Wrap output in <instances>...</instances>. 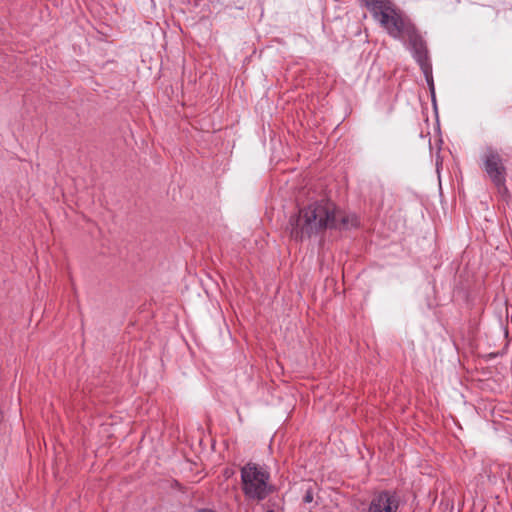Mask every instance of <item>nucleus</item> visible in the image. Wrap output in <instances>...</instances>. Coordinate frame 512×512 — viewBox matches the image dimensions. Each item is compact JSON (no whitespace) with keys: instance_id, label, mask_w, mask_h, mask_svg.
Listing matches in <instances>:
<instances>
[{"instance_id":"2","label":"nucleus","mask_w":512,"mask_h":512,"mask_svg":"<svg viewBox=\"0 0 512 512\" xmlns=\"http://www.w3.org/2000/svg\"><path fill=\"white\" fill-rule=\"evenodd\" d=\"M375 21L393 38L401 39L414 26L411 20L390 0H362Z\"/></svg>"},{"instance_id":"11","label":"nucleus","mask_w":512,"mask_h":512,"mask_svg":"<svg viewBox=\"0 0 512 512\" xmlns=\"http://www.w3.org/2000/svg\"><path fill=\"white\" fill-rule=\"evenodd\" d=\"M266 512H273V511H272V510H268V511H266Z\"/></svg>"},{"instance_id":"10","label":"nucleus","mask_w":512,"mask_h":512,"mask_svg":"<svg viewBox=\"0 0 512 512\" xmlns=\"http://www.w3.org/2000/svg\"><path fill=\"white\" fill-rule=\"evenodd\" d=\"M313 500L312 492L307 491L306 495L304 496V502L310 503Z\"/></svg>"},{"instance_id":"7","label":"nucleus","mask_w":512,"mask_h":512,"mask_svg":"<svg viewBox=\"0 0 512 512\" xmlns=\"http://www.w3.org/2000/svg\"><path fill=\"white\" fill-rule=\"evenodd\" d=\"M245 495L252 499L263 500L271 491L268 482H242Z\"/></svg>"},{"instance_id":"8","label":"nucleus","mask_w":512,"mask_h":512,"mask_svg":"<svg viewBox=\"0 0 512 512\" xmlns=\"http://www.w3.org/2000/svg\"><path fill=\"white\" fill-rule=\"evenodd\" d=\"M338 226L335 229H348L358 226V218L355 214L345 213L337 208Z\"/></svg>"},{"instance_id":"4","label":"nucleus","mask_w":512,"mask_h":512,"mask_svg":"<svg viewBox=\"0 0 512 512\" xmlns=\"http://www.w3.org/2000/svg\"><path fill=\"white\" fill-rule=\"evenodd\" d=\"M483 168L499 193H506L507 169L501 155L493 148H487L482 156Z\"/></svg>"},{"instance_id":"1","label":"nucleus","mask_w":512,"mask_h":512,"mask_svg":"<svg viewBox=\"0 0 512 512\" xmlns=\"http://www.w3.org/2000/svg\"><path fill=\"white\" fill-rule=\"evenodd\" d=\"M337 226V206L328 199L310 203L289 219L290 235L297 241Z\"/></svg>"},{"instance_id":"3","label":"nucleus","mask_w":512,"mask_h":512,"mask_svg":"<svg viewBox=\"0 0 512 512\" xmlns=\"http://www.w3.org/2000/svg\"><path fill=\"white\" fill-rule=\"evenodd\" d=\"M403 39L407 40L413 58L420 66L427 82L433 85L432 65L430 62L427 45L416 29L415 25L409 30V32L404 35Z\"/></svg>"},{"instance_id":"6","label":"nucleus","mask_w":512,"mask_h":512,"mask_svg":"<svg viewBox=\"0 0 512 512\" xmlns=\"http://www.w3.org/2000/svg\"><path fill=\"white\" fill-rule=\"evenodd\" d=\"M398 500L395 495L382 492L376 495L369 506L368 512H396Z\"/></svg>"},{"instance_id":"9","label":"nucleus","mask_w":512,"mask_h":512,"mask_svg":"<svg viewBox=\"0 0 512 512\" xmlns=\"http://www.w3.org/2000/svg\"><path fill=\"white\" fill-rule=\"evenodd\" d=\"M236 468L234 466L226 467L223 470V476L226 480L233 478L236 475Z\"/></svg>"},{"instance_id":"5","label":"nucleus","mask_w":512,"mask_h":512,"mask_svg":"<svg viewBox=\"0 0 512 512\" xmlns=\"http://www.w3.org/2000/svg\"><path fill=\"white\" fill-rule=\"evenodd\" d=\"M240 471L241 480H269L271 477V467L259 461H248Z\"/></svg>"}]
</instances>
